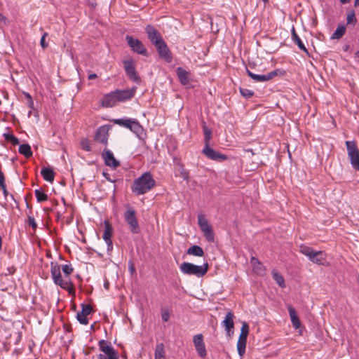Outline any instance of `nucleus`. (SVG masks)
I'll list each match as a JSON object with an SVG mask.
<instances>
[{"label": "nucleus", "instance_id": "nucleus-1", "mask_svg": "<svg viewBox=\"0 0 359 359\" xmlns=\"http://www.w3.org/2000/svg\"><path fill=\"white\" fill-rule=\"evenodd\" d=\"M156 186V181L149 172L143 173L135 179L131 186V191L137 196L143 195Z\"/></svg>", "mask_w": 359, "mask_h": 359}, {"label": "nucleus", "instance_id": "nucleus-2", "mask_svg": "<svg viewBox=\"0 0 359 359\" xmlns=\"http://www.w3.org/2000/svg\"><path fill=\"white\" fill-rule=\"evenodd\" d=\"M180 271L186 275H194L198 278L203 277L209 269V264L205 262L202 266L195 265L189 262H183L180 266Z\"/></svg>", "mask_w": 359, "mask_h": 359}, {"label": "nucleus", "instance_id": "nucleus-3", "mask_svg": "<svg viewBox=\"0 0 359 359\" xmlns=\"http://www.w3.org/2000/svg\"><path fill=\"white\" fill-rule=\"evenodd\" d=\"M299 252L308 257L313 263L323 265L326 260V254L323 251H316L306 245H299Z\"/></svg>", "mask_w": 359, "mask_h": 359}, {"label": "nucleus", "instance_id": "nucleus-4", "mask_svg": "<svg viewBox=\"0 0 359 359\" xmlns=\"http://www.w3.org/2000/svg\"><path fill=\"white\" fill-rule=\"evenodd\" d=\"M50 273L55 285H59L64 290L70 291V283L62 278L60 266L57 264L53 262L50 263Z\"/></svg>", "mask_w": 359, "mask_h": 359}, {"label": "nucleus", "instance_id": "nucleus-5", "mask_svg": "<svg viewBox=\"0 0 359 359\" xmlns=\"http://www.w3.org/2000/svg\"><path fill=\"white\" fill-rule=\"evenodd\" d=\"M346 146L351 165L359 170V149L354 141H346Z\"/></svg>", "mask_w": 359, "mask_h": 359}, {"label": "nucleus", "instance_id": "nucleus-6", "mask_svg": "<svg viewBox=\"0 0 359 359\" xmlns=\"http://www.w3.org/2000/svg\"><path fill=\"white\" fill-rule=\"evenodd\" d=\"M124 218L129 225L132 233H137L140 231V226L136 217L135 210L130 206H127V210L124 213Z\"/></svg>", "mask_w": 359, "mask_h": 359}, {"label": "nucleus", "instance_id": "nucleus-7", "mask_svg": "<svg viewBox=\"0 0 359 359\" xmlns=\"http://www.w3.org/2000/svg\"><path fill=\"white\" fill-rule=\"evenodd\" d=\"M198 223L206 240L210 243L214 242L215 236L212 228L208 223V221L205 218L203 215H198Z\"/></svg>", "mask_w": 359, "mask_h": 359}, {"label": "nucleus", "instance_id": "nucleus-8", "mask_svg": "<svg viewBox=\"0 0 359 359\" xmlns=\"http://www.w3.org/2000/svg\"><path fill=\"white\" fill-rule=\"evenodd\" d=\"M248 333L249 325L246 322H243L241 330V334L237 341V350L240 356H243L245 354Z\"/></svg>", "mask_w": 359, "mask_h": 359}, {"label": "nucleus", "instance_id": "nucleus-9", "mask_svg": "<svg viewBox=\"0 0 359 359\" xmlns=\"http://www.w3.org/2000/svg\"><path fill=\"white\" fill-rule=\"evenodd\" d=\"M100 350L103 352L102 356L107 359H118V353L113 348L111 343L104 339L98 342Z\"/></svg>", "mask_w": 359, "mask_h": 359}, {"label": "nucleus", "instance_id": "nucleus-10", "mask_svg": "<svg viewBox=\"0 0 359 359\" xmlns=\"http://www.w3.org/2000/svg\"><path fill=\"white\" fill-rule=\"evenodd\" d=\"M126 39L128 46L131 48L133 51L142 55H147V49L142 44L141 41L137 39H134L132 36L126 35Z\"/></svg>", "mask_w": 359, "mask_h": 359}, {"label": "nucleus", "instance_id": "nucleus-11", "mask_svg": "<svg viewBox=\"0 0 359 359\" xmlns=\"http://www.w3.org/2000/svg\"><path fill=\"white\" fill-rule=\"evenodd\" d=\"M154 46L156 47L158 54L161 58L163 59L168 63L172 62V53L163 40L160 41V42L155 44Z\"/></svg>", "mask_w": 359, "mask_h": 359}, {"label": "nucleus", "instance_id": "nucleus-12", "mask_svg": "<svg viewBox=\"0 0 359 359\" xmlns=\"http://www.w3.org/2000/svg\"><path fill=\"white\" fill-rule=\"evenodd\" d=\"M246 72L248 75L255 82H265L269 81L278 75V74L281 73V71L278 69L263 75L254 74L248 69H246Z\"/></svg>", "mask_w": 359, "mask_h": 359}, {"label": "nucleus", "instance_id": "nucleus-13", "mask_svg": "<svg viewBox=\"0 0 359 359\" xmlns=\"http://www.w3.org/2000/svg\"><path fill=\"white\" fill-rule=\"evenodd\" d=\"M123 66L128 76L133 81L140 83V78L138 76L137 71L135 70L133 61L132 60H124Z\"/></svg>", "mask_w": 359, "mask_h": 359}, {"label": "nucleus", "instance_id": "nucleus-14", "mask_svg": "<svg viewBox=\"0 0 359 359\" xmlns=\"http://www.w3.org/2000/svg\"><path fill=\"white\" fill-rule=\"evenodd\" d=\"M202 152L207 158L217 162H222L227 159L226 155L215 151L210 146L204 147Z\"/></svg>", "mask_w": 359, "mask_h": 359}, {"label": "nucleus", "instance_id": "nucleus-15", "mask_svg": "<svg viewBox=\"0 0 359 359\" xmlns=\"http://www.w3.org/2000/svg\"><path fill=\"white\" fill-rule=\"evenodd\" d=\"M109 129L110 126L108 125H104L99 127L95 133V140L107 145L108 143Z\"/></svg>", "mask_w": 359, "mask_h": 359}, {"label": "nucleus", "instance_id": "nucleus-16", "mask_svg": "<svg viewBox=\"0 0 359 359\" xmlns=\"http://www.w3.org/2000/svg\"><path fill=\"white\" fill-rule=\"evenodd\" d=\"M92 311L93 308L90 304H82L81 311L76 314L78 321L82 325H87L88 323L87 316L90 314Z\"/></svg>", "mask_w": 359, "mask_h": 359}, {"label": "nucleus", "instance_id": "nucleus-17", "mask_svg": "<svg viewBox=\"0 0 359 359\" xmlns=\"http://www.w3.org/2000/svg\"><path fill=\"white\" fill-rule=\"evenodd\" d=\"M193 342L198 354L204 358L207 355L205 346L203 342V337L201 334H198L194 337Z\"/></svg>", "mask_w": 359, "mask_h": 359}, {"label": "nucleus", "instance_id": "nucleus-18", "mask_svg": "<svg viewBox=\"0 0 359 359\" xmlns=\"http://www.w3.org/2000/svg\"><path fill=\"white\" fill-rule=\"evenodd\" d=\"M148 39L153 45L163 40L159 32L153 26L147 25L145 28Z\"/></svg>", "mask_w": 359, "mask_h": 359}, {"label": "nucleus", "instance_id": "nucleus-19", "mask_svg": "<svg viewBox=\"0 0 359 359\" xmlns=\"http://www.w3.org/2000/svg\"><path fill=\"white\" fill-rule=\"evenodd\" d=\"M113 233V228L108 221L104 222V231L102 236L104 241L107 245V250L110 251L113 249V244L111 241V236Z\"/></svg>", "mask_w": 359, "mask_h": 359}, {"label": "nucleus", "instance_id": "nucleus-20", "mask_svg": "<svg viewBox=\"0 0 359 359\" xmlns=\"http://www.w3.org/2000/svg\"><path fill=\"white\" fill-rule=\"evenodd\" d=\"M102 158L106 165L114 169L119 166L118 161L114 158L113 153L110 150L105 149L102 153Z\"/></svg>", "mask_w": 359, "mask_h": 359}, {"label": "nucleus", "instance_id": "nucleus-21", "mask_svg": "<svg viewBox=\"0 0 359 359\" xmlns=\"http://www.w3.org/2000/svg\"><path fill=\"white\" fill-rule=\"evenodd\" d=\"M233 313L229 311L226 314L224 320L222 322V324L224 326L225 330L226 331L229 337H231L233 334Z\"/></svg>", "mask_w": 359, "mask_h": 359}, {"label": "nucleus", "instance_id": "nucleus-22", "mask_svg": "<svg viewBox=\"0 0 359 359\" xmlns=\"http://www.w3.org/2000/svg\"><path fill=\"white\" fill-rule=\"evenodd\" d=\"M118 102H123L131 99L135 94V88L127 90H114Z\"/></svg>", "mask_w": 359, "mask_h": 359}, {"label": "nucleus", "instance_id": "nucleus-23", "mask_svg": "<svg viewBox=\"0 0 359 359\" xmlns=\"http://www.w3.org/2000/svg\"><path fill=\"white\" fill-rule=\"evenodd\" d=\"M118 102L114 91L105 95L102 99V104L106 107H112Z\"/></svg>", "mask_w": 359, "mask_h": 359}, {"label": "nucleus", "instance_id": "nucleus-24", "mask_svg": "<svg viewBox=\"0 0 359 359\" xmlns=\"http://www.w3.org/2000/svg\"><path fill=\"white\" fill-rule=\"evenodd\" d=\"M288 312H289V314H290V319H291V322H292V326L295 328V329H297L300 327L301 325V322H300V320L296 313V311L294 308H292V306H290L288 308Z\"/></svg>", "mask_w": 359, "mask_h": 359}, {"label": "nucleus", "instance_id": "nucleus-25", "mask_svg": "<svg viewBox=\"0 0 359 359\" xmlns=\"http://www.w3.org/2000/svg\"><path fill=\"white\" fill-rule=\"evenodd\" d=\"M41 175L47 182H53L54 181L55 172L51 168H43L41 170Z\"/></svg>", "mask_w": 359, "mask_h": 359}, {"label": "nucleus", "instance_id": "nucleus-26", "mask_svg": "<svg viewBox=\"0 0 359 359\" xmlns=\"http://www.w3.org/2000/svg\"><path fill=\"white\" fill-rule=\"evenodd\" d=\"M177 75L182 84L186 85L189 82V73L182 67L177 68Z\"/></svg>", "mask_w": 359, "mask_h": 359}, {"label": "nucleus", "instance_id": "nucleus-27", "mask_svg": "<svg viewBox=\"0 0 359 359\" xmlns=\"http://www.w3.org/2000/svg\"><path fill=\"white\" fill-rule=\"evenodd\" d=\"M187 254L196 257H202L204 255V251L200 246L194 245L188 248Z\"/></svg>", "mask_w": 359, "mask_h": 359}, {"label": "nucleus", "instance_id": "nucleus-28", "mask_svg": "<svg viewBox=\"0 0 359 359\" xmlns=\"http://www.w3.org/2000/svg\"><path fill=\"white\" fill-rule=\"evenodd\" d=\"M155 359H165V353L163 343L157 344L154 352Z\"/></svg>", "mask_w": 359, "mask_h": 359}, {"label": "nucleus", "instance_id": "nucleus-29", "mask_svg": "<svg viewBox=\"0 0 359 359\" xmlns=\"http://www.w3.org/2000/svg\"><path fill=\"white\" fill-rule=\"evenodd\" d=\"M251 264L253 266V269L257 274L262 275L264 273V269L262 263L256 258L252 257Z\"/></svg>", "mask_w": 359, "mask_h": 359}, {"label": "nucleus", "instance_id": "nucleus-30", "mask_svg": "<svg viewBox=\"0 0 359 359\" xmlns=\"http://www.w3.org/2000/svg\"><path fill=\"white\" fill-rule=\"evenodd\" d=\"M19 153L25 156L26 158H29L33 154L31 147L28 144H22L20 145Z\"/></svg>", "mask_w": 359, "mask_h": 359}, {"label": "nucleus", "instance_id": "nucleus-31", "mask_svg": "<svg viewBox=\"0 0 359 359\" xmlns=\"http://www.w3.org/2000/svg\"><path fill=\"white\" fill-rule=\"evenodd\" d=\"M272 276L276 283L282 288L285 287V283L283 276L279 273L276 269L272 271Z\"/></svg>", "mask_w": 359, "mask_h": 359}, {"label": "nucleus", "instance_id": "nucleus-32", "mask_svg": "<svg viewBox=\"0 0 359 359\" xmlns=\"http://www.w3.org/2000/svg\"><path fill=\"white\" fill-rule=\"evenodd\" d=\"M130 130L135 133L137 136L142 135L143 132L142 126L137 121L134 119L131 123Z\"/></svg>", "mask_w": 359, "mask_h": 359}, {"label": "nucleus", "instance_id": "nucleus-33", "mask_svg": "<svg viewBox=\"0 0 359 359\" xmlns=\"http://www.w3.org/2000/svg\"><path fill=\"white\" fill-rule=\"evenodd\" d=\"M203 130L204 133V147L210 146V142L212 138V131L205 126V123L203 126Z\"/></svg>", "mask_w": 359, "mask_h": 359}, {"label": "nucleus", "instance_id": "nucleus-34", "mask_svg": "<svg viewBox=\"0 0 359 359\" xmlns=\"http://www.w3.org/2000/svg\"><path fill=\"white\" fill-rule=\"evenodd\" d=\"M346 32V27L344 25H339L332 36V39H340Z\"/></svg>", "mask_w": 359, "mask_h": 359}, {"label": "nucleus", "instance_id": "nucleus-35", "mask_svg": "<svg viewBox=\"0 0 359 359\" xmlns=\"http://www.w3.org/2000/svg\"><path fill=\"white\" fill-rule=\"evenodd\" d=\"M133 121V119H130V118H118V119H114L113 121L114 123H116L117 125H119L121 126H123V127L130 129Z\"/></svg>", "mask_w": 359, "mask_h": 359}, {"label": "nucleus", "instance_id": "nucleus-36", "mask_svg": "<svg viewBox=\"0 0 359 359\" xmlns=\"http://www.w3.org/2000/svg\"><path fill=\"white\" fill-rule=\"evenodd\" d=\"M34 194L36 198V200L39 203H41L48 200V196L45 193L42 192L39 189H36L34 191Z\"/></svg>", "mask_w": 359, "mask_h": 359}, {"label": "nucleus", "instance_id": "nucleus-37", "mask_svg": "<svg viewBox=\"0 0 359 359\" xmlns=\"http://www.w3.org/2000/svg\"><path fill=\"white\" fill-rule=\"evenodd\" d=\"M357 23V18L354 11H351L347 14L346 24L355 25Z\"/></svg>", "mask_w": 359, "mask_h": 359}, {"label": "nucleus", "instance_id": "nucleus-38", "mask_svg": "<svg viewBox=\"0 0 359 359\" xmlns=\"http://www.w3.org/2000/svg\"><path fill=\"white\" fill-rule=\"evenodd\" d=\"M292 40L297 45L300 50H303L304 53L309 55V51L307 48H306V46H304L299 36H297V38L292 39Z\"/></svg>", "mask_w": 359, "mask_h": 359}, {"label": "nucleus", "instance_id": "nucleus-39", "mask_svg": "<svg viewBox=\"0 0 359 359\" xmlns=\"http://www.w3.org/2000/svg\"><path fill=\"white\" fill-rule=\"evenodd\" d=\"M62 270L65 274V276H69L74 271V269L71 264H65L62 266Z\"/></svg>", "mask_w": 359, "mask_h": 359}, {"label": "nucleus", "instance_id": "nucleus-40", "mask_svg": "<svg viewBox=\"0 0 359 359\" xmlns=\"http://www.w3.org/2000/svg\"><path fill=\"white\" fill-rule=\"evenodd\" d=\"M240 93L245 98H250L254 95V92L252 90L243 88H240Z\"/></svg>", "mask_w": 359, "mask_h": 359}, {"label": "nucleus", "instance_id": "nucleus-41", "mask_svg": "<svg viewBox=\"0 0 359 359\" xmlns=\"http://www.w3.org/2000/svg\"><path fill=\"white\" fill-rule=\"evenodd\" d=\"M27 223L33 229H36L37 228V224L34 217L29 216L28 217Z\"/></svg>", "mask_w": 359, "mask_h": 359}, {"label": "nucleus", "instance_id": "nucleus-42", "mask_svg": "<svg viewBox=\"0 0 359 359\" xmlns=\"http://www.w3.org/2000/svg\"><path fill=\"white\" fill-rule=\"evenodd\" d=\"M47 35H48L47 33H44L41 39V41H40L41 46L43 48H46V47H48V43L45 41L46 36Z\"/></svg>", "mask_w": 359, "mask_h": 359}, {"label": "nucleus", "instance_id": "nucleus-43", "mask_svg": "<svg viewBox=\"0 0 359 359\" xmlns=\"http://www.w3.org/2000/svg\"><path fill=\"white\" fill-rule=\"evenodd\" d=\"M161 318H162V320L164 322H168L169 320V318H170L169 313L167 312V311L162 313Z\"/></svg>", "mask_w": 359, "mask_h": 359}, {"label": "nucleus", "instance_id": "nucleus-44", "mask_svg": "<svg viewBox=\"0 0 359 359\" xmlns=\"http://www.w3.org/2000/svg\"><path fill=\"white\" fill-rule=\"evenodd\" d=\"M5 184V177L4 172L0 170V187H4Z\"/></svg>", "mask_w": 359, "mask_h": 359}, {"label": "nucleus", "instance_id": "nucleus-45", "mask_svg": "<svg viewBox=\"0 0 359 359\" xmlns=\"http://www.w3.org/2000/svg\"><path fill=\"white\" fill-rule=\"evenodd\" d=\"M82 147L86 151H90V147L89 145V143L87 141L82 142Z\"/></svg>", "mask_w": 359, "mask_h": 359}, {"label": "nucleus", "instance_id": "nucleus-46", "mask_svg": "<svg viewBox=\"0 0 359 359\" xmlns=\"http://www.w3.org/2000/svg\"><path fill=\"white\" fill-rule=\"evenodd\" d=\"M10 142L13 144V145H17V144H20V140L18 138H17L15 136H13L11 140H10Z\"/></svg>", "mask_w": 359, "mask_h": 359}, {"label": "nucleus", "instance_id": "nucleus-47", "mask_svg": "<svg viewBox=\"0 0 359 359\" xmlns=\"http://www.w3.org/2000/svg\"><path fill=\"white\" fill-rule=\"evenodd\" d=\"M102 175L105 177V179L107 180H108L109 182H115V180H113L110 178V176L107 173V172H103L102 173Z\"/></svg>", "mask_w": 359, "mask_h": 359}, {"label": "nucleus", "instance_id": "nucleus-48", "mask_svg": "<svg viewBox=\"0 0 359 359\" xmlns=\"http://www.w3.org/2000/svg\"><path fill=\"white\" fill-rule=\"evenodd\" d=\"M27 106L29 108H30L31 109H34V102H33V100L31 99V100H29L27 101Z\"/></svg>", "mask_w": 359, "mask_h": 359}, {"label": "nucleus", "instance_id": "nucleus-49", "mask_svg": "<svg viewBox=\"0 0 359 359\" xmlns=\"http://www.w3.org/2000/svg\"><path fill=\"white\" fill-rule=\"evenodd\" d=\"M13 135H12V134H9V133H4V137L5 140H6V141H9V142H10V140H11V138H12V137H13Z\"/></svg>", "mask_w": 359, "mask_h": 359}, {"label": "nucleus", "instance_id": "nucleus-50", "mask_svg": "<svg viewBox=\"0 0 359 359\" xmlns=\"http://www.w3.org/2000/svg\"><path fill=\"white\" fill-rule=\"evenodd\" d=\"M129 270L131 273H133L135 272V267L132 262H130L129 263Z\"/></svg>", "mask_w": 359, "mask_h": 359}, {"label": "nucleus", "instance_id": "nucleus-51", "mask_svg": "<svg viewBox=\"0 0 359 359\" xmlns=\"http://www.w3.org/2000/svg\"><path fill=\"white\" fill-rule=\"evenodd\" d=\"M1 187V189H2V191H3L4 195L5 196H7V194H8V191H7V190H6V184L4 185V187Z\"/></svg>", "mask_w": 359, "mask_h": 359}, {"label": "nucleus", "instance_id": "nucleus-52", "mask_svg": "<svg viewBox=\"0 0 359 359\" xmlns=\"http://www.w3.org/2000/svg\"><path fill=\"white\" fill-rule=\"evenodd\" d=\"M297 36H298V34L296 33L294 27H292V39L297 38Z\"/></svg>", "mask_w": 359, "mask_h": 359}, {"label": "nucleus", "instance_id": "nucleus-53", "mask_svg": "<svg viewBox=\"0 0 359 359\" xmlns=\"http://www.w3.org/2000/svg\"><path fill=\"white\" fill-rule=\"evenodd\" d=\"M23 94H24L25 97H26V99L27 100V101L29 100L32 99V96L30 95V94L29 93L24 92Z\"/></svg>", "mask_w": 359, "mask_h": 359}, {"label": "nucleus", "instance_id": "nucleus-54", "mask_svg": "<svg viewBox=\"0 0 359 359\" xmlns=\"http://www.w3.org/2000/svg\"><path fill=\"white\" fill-rule=\"evenodd\" d=\"M6 18L0 13V20L4 21L5 24H6Z\"/></svg>", "mask_w": 359, "mask_h": 359}, {"label": "nucleus", "instance_id": "nucleus-55", "mask_svg": "<svg viewBox=\"0 0 359 359\" xmlns=\"http://www.w3.org/2000/svg\"><path fill=\"white\" fill-rule=\"evenodd\" d=\"M97 78V74H90L88 75V79L92 80Z\"/></svg>", "mask_w": 359, "mask_h": 359}, {"label": "nucleus", "instance_id": "nucleus-56", "mask_svg": "<svg viewBox=\"0 0 359 359\" xmlns=\"http://www.w3.org/2000/svg\"><path fill=\"white\" fill-rule=\"evenodd\" d=\"M354 58L356 60V59H358L359 58V50H357L355 54H354Z\"/></svg>", "mask_w": 359, "mask_h": 359}, {"label": "nucleus", "instance_id": "nucleus-57", "mask_svg": "<svg viewBox=\"0 0 359 359\" xmlns=\"http://www.w3.org/2000/svg\"><path fill=\"white\" fill-rule=\"evenodd\" d=\"M354 6H359V0H355Z\"/></svg>", "mask_w": 359, "mask_h": 359}, {"label": "nucleus", "instance_id": "nucleus-58", "mask_svg": "<svg viewBox=\"0 0 359 359\" xmlns=\"http://www.w3.org/2000/svg\"><path fill=\"white\" fill-rule=\"evenodd\" d=\"M341 1V3L342 4H346L348 3L350 0H339Z\"/></svg>", "mask_w": 359, "mask_h": 359}, {"label": "nucleus", "instance_id": "nucleus-59", "mask_svg": "<svg viewBox=\"0 0 359 359\" xmlns=\"http://www.w3.org/2000/svg\"><path fill=\"white\" fill-rule=\"evenodd\" d=\"M1 237L0 236V250H1Z\"/></svg>", "mask_w": 359, "mask_h": 359}, {"label": "nucleus", "instance_id": "nucleus-60", "mask_svg": "<svg viewBox=\"0 0 359 359\" xmlns=\"http://www.w3.org/2000/svg\"><path fill=\"white\" fill-rule=\"evenodd\" d=\"M31 113H32V111H29V113H28V116H30Z\"/></svg>", "mask_w": 359, "mask_h": 359}, {"label": "nucleus", "instance_id": "nucleus-61", "mask_svg": "<svg viewBox=\"0 0 359 359\" xmlns=\"http://www.w3.org/2000/svg\"><path fill=\"white\" fill-rule=\"evenodd\" d=\"M107 285H108L107 283H105V284H104V287H107Z\"/></svg>", "mask_w": 359, "mask_h": 359}, {"label": "nucleus", "instance_id": "nucleus-62", "mask_svg": "<svg viewBox=\"0 0 359 359\" xmlns=\"http://www.w3.org/2000/svg\"><path fill=\"white\" fill-rule=\"evenodd\" d=\"M263 1H264V2H266V1H268L269 0H263Z\"/></svg>", "mask_w": 359, "mask_h": 359}]
</instances>
